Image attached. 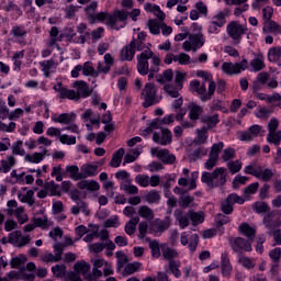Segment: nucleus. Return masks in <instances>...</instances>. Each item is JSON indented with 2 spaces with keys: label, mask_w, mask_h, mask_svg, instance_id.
Listing matches in <instances>:
<instances>
[{
  "label": "nucleus",
  "mask_w": 281,
  "mask_h": 281,
  "mask_svg": "<svg viewBox=\"0 0 281 281\" xmlns=\"http://www.w3.org/2000/svg\"><path fill=\"white\" fill-rule=\"evenodd\" d=\"M135 49L142 52L137 55V71L140 76H148V80L155 78V74H159L161 67V58L157 56L144 42L136 40Z\"/></svg>",
  "instance_id": "nucleus-1"
},
{
  "label": "nucleus",
  "mask_w": 281,
  "mask_h": 281,
  "mask_svg": "<svg viewBox=\"0 0 281 281\" xmlns=\"http://www.w3.org/2000/svg\"><path fill=\"white\" fill-rule=\"evenodd\" d=\"M192 33H189L187 41L182 43V49L184 52H199L203 45H205V35L203 34V29L196 24H192Z\"/></svg>",
  "instance_id": "nucleus-2"
},
{
  "label": "nucleus",
  "mask_w": 281,
  "mask_h": 281,
  "mask_svg": "<svg viewBox=\"0 0 281 281\" xmlns=\"http://www.w3.org/2000/svg\"><path fill=\"white\" fill-rule=\"evenodd\" d=\"M190 87L192 91H195V93H198L201 102H207L212 100V97L216 92V82L214 81H211V83H209V89L205 86V82H202L201 85V81L199 80H192L190 82Z\"/></svg>",
  "instance_id": "nucleus-3"
},
{
  "label": "nucleus",
  "mask_w": 281,
  "mask_h": 281,
  "mask_svg": "<svg viewBox=\"0 0 281 281\" xmlns=\"http://www.w3.org/2000/svg\"><path fill=\"white\" fill-rule=\"evenodd\" d=\"M128 11H126V9L115 10L108 18V22H105V25H109L111 30H122V27H126Z\"/></svg>",
  "instance_id": "nucleus-4"
},
{
  "label": "nucleus",
  "mask_w": 281,
  "mask_h": 281,
  "mask_svg": "<svg viewBox=\"0 0 281 281\" xmlns=\"http://www.w3.org/2000/svg\"><path fill=\"white\" fill-rule=\"evenodd\" d=\"M263 225L268 229L269 236L281 227V211L273 210L263 216Z\"/></svg>",
  "instance_id": "nucleus-5"
},
{
  "label": "nucleus",
  "mask_w": 281,
  "mask_h": 281,
  "mask_svg": "<svg viewBox=\"0 0 281 281\" xmlns=\"http://www.w3.org/2000/svg\"><path fill=\"white\" fill-rule=\"evenodd\" d=\"M69 196L71 201L76 203V205L70 209L71 214H74V216H78V214L82 212V214L89 216V207L87 206V202L80 199V191L75 189L70 191Z\"/></svg>",
  "instance_id": "nucleus-6"
},
{
  "label": "nucleus",
  "mask_w": 281,
  "mask_h": 281,
  "mask_svg": "<svg viewBox=\"0 0 281 281\" xmlns=\"http://www.w3.org/2000/svg\"><path fill=\"white\" fill-rule=\"evenodd\" d=\"M249 67V61L247 59H243L240 63H229L225 61L222 65V71L226 74V76H238L241 71H245Z\"/></svg>",
  "instance_id": "nucleus-7"
},
{
  "label": "nucleus",
  "mask_w": 281,
  "mask_h": 281,
  "mask_svg": "<svg viewBox=\"0 0 281 281\" xmlns=\"http://www.w3.org/2000/svg\"><path fill=\"white\" fill-rule=\"evenodd\" d=\"M142 98H144V106H153V104L159 103L157 99V86L155 83L148 82L142 92Z\"/></svg>",
  "instance_id": "nucleus-8"
},
{
  "label": "nucleus",
  "mask_w": 281,
  "mask_h": 281,
  "mask_svg": "<svg viewBox=\"0 0 281 281\" xmlns=\"http://www.w3.org/2000/svg\"><path fill=\"white\" fill-rule=\"evenodd\" d=\"M247 27L243 24H240L238 21H232L226 26V32L233 41L240 42V38L247 34Z\"/></svg>",
  "instance_id": "nucleus-9"
},
{
  "label": "nucleus",
  "mask_w": 281,
  "mask_h": 281,
  "mask_svg": "<svg viewBox=\"0 0 281 281\" xmlns=\"http://www.w3.org/2000/svg\"><path fill=\"white\" fill-rule=\"evenodd\" d=\"M235 203L243 205V203H245V199L236 193L228 194L226 200L221 203L223 214H232V212H234Z\"/></svg>",
  "instance_id": "nucleus-10"
},
{
  "label": "nucleus",
  "mask_w": 281,
  "mask_h": 281,
  "mask_svg": "<svg viewBox=\"0 0 281 281\" xmlns=\"http://www.w3.org/2000/svg\"><path fill=\"white\" fill-rule=\"evenodd\" d=\"M229 243L235 254L243 255V251H252L251 241L243 237L231 238Z\"/></svg>",
  "instance_id": "nucleus-11"
},
{
  "label": "nucleus",
  "mask_w": 281,
  "mask_h": 281,
  "mask_svg": "<svg viewBox=\"0 0 281 281\" xmlns=\"http://www.w3.org/2000/svg\"><path fill=\"white\" fill-rule=\"evenodd\" d=\"M159 128L160 133L155 132L153 134V142L160 146H168V144H172V132L161 126Z\"/></svg>",
  "instance_id": "nucleus-12"
},
{
  "label": "nucleus",
  "mask_w": 281,
  "mask_h": 281,
  "mask_svg": "<svg viewBox=\"0 0 281 281\" xmlns=\"http://www.w3.org/2000/svg\"><path fill=\"white\" fill-rule=\"evenodd\" d=\"M11 36H13L15 43L19 45H26L25 36H27V29L23 25L12 26L10 31Z\"/></svg>",
  "instance_id": "nucleus-13"
},
{
  "label": "nucleus",
  "mask_w": 281,
  "mask_h": 281,
  "mask_svg": "<svg viewBox=\"0 0 281 281\" xmlns=\"http://www.w3.org/2000/svg\"><path fill=\"white\" fill-rule=\"evenodd\" d=\"M151 155H156L162 164H169L172 165L175 161H177V157H175L173 154H171L168 149H158V148H151L150 150Z\"/></svg>",
  "instance_id": "nucleus-14"
},
{
  "label": "nucleus",
  "mask_w": 281,
  "mask_h": 281,
  "mask_svg": "<svg viewBox=\"0 0 281 281\" xmlns=\"http://www.w3.org/2000/svg\"><path fill=\"white\" fill-rule=\"evenodd\" d=\"M261 131H262V126L252 125L249 127L248 131L240 132L238 137L240 142H252V139H256V137L260 135Z\"/></svg>",
  "instance_id": "nucleus-15"
},
{
  "label": "nucleus",
  "mask_w": 281,
  "mask_h": 281,
  "mask_svg": "<svg viewBox=\"0 0 281 281\" xmlns=\"http://www.w3.org/2000/svg\"><path fill=\"white\" fill-rule=\"evenodd\" d=\"M225 168L218 167L213 170V188H221L227 183V173Z\"/></svg>",
  "instance_id": "nucleus-16"
},
{
  "label": "nucleus",
  "mask_w": 281,
  "mask_h": 281,
  "mask_svg": "<svg viewBox=\"0 0 281 281\" xmlns=\"http://www.w3.org/2000/svg\"><path fill=\"white\" fill-rule=\"evenodd\" d=\"M108 262L109 261L104 260V258L91 259L92 274L90 276V280H97V278H102L103 273L100 269H102V267L104 268Z\"/></svg>",
  "instance_id": "nucleus-17"
},
{
  "label": "nucleus",
  "mask_w": 281,
  "mask_h": 281,
  "mask_svg": "<svg viewBox=\"0 0 281 281\" xmlns=\"http://www.w3.org/2000/svg\"><path fill=\"white\" fill-rule=\"evenodd\" d=\"M170 227V217L167 216L165 220H155L150 223V232H154L155 234H161L166 232Z\"/></svg>",
  "instance_id": "nucleus-18"
},
{
  "label": "nucleus",
  "mask_w": 281,
  "mask_h": 281,
  "mask_svg": "<svg viewBox=\"0 0 281 281\" xmlns=\"http://www.w3.org/2000/svg\"><path fill=\"white\" fill-rule=\"evenodd\" d=\"M54 91L59 93V98L61 100H65V99H67V100H76V98H77L76 91L67 89V87H65L63 85V82H57L54 86Z\"/></svg>",
  "instance_id": "nucleus-19"
},
{
  "label": "nucleus",
  "mask_w": 281,
  "mask_h": 281,
  "mask_svg": "<svg viewBox=\"0 0 281 281\" xmlns=\"http://www.w3.org/2000/svg\"><path fill=\"white\" fill-rule=\"evenodd\" d=\"M135 47H137V40H132L130 45L121 49V60H133L135 58Z\"/></svg>",
  "instance_id": "nucleus-20"
},
{
  "label": "nucleus",
  "mask_w": 281,
  "mask_h": 281,
  "mask_svg": "<svg viewBox=\"0 0 281 281\" xmlns=\"http://www.w3.org/2000/svg\"><path fill=\"white\" fill-rule=\"evenodd\" d=\"M60 63L53 56L50 59L40 61V67L46 78H49L52 69H56Z\"/></svg>",
  "instance_id": "nucleus-21"
},
{
  "label": "nucleus",
  "mask_w": 281,
  "mask_h": 281,
  "mask_svg": "<svg viewBox=\"0 0 281 281\" xmlns=\"http://www.w3.org/2000/svg\"><path fill=\"white\" fill-rule=\"evenodd\" d=\"M75 87H77L76 100H80V98H89V95H91V89H89L88 82L77 81L75 82Z\"/></svg>",
  "instance_id": "nucleus-22"
},
{
  "label": "nucleus",
  "mask_w": 281,
  "mask_h": 281,
  "mask_svg": "<svg viewBox=\"0 0 281 281\" xmlns=\"http://www.w3.org/2000/svg\"><path fill=\"white\" fill-rule=\"evenodd\" d=\"M222 274L224 278L232 276V262H229V254L227 251L221 255Z\"/></svg>",
  "instance_id": "nucleus-23"
},
{
  "label": "nucleus",
  "mask_w": 281,
  "mask_h": 281,
  "mask_svg": "<svg viewBox=\"0 0 281 281\" xmlns=\"http://www.w3.org/2000/svg\"><path fill=\"white\" fill-rule=\"evenodd\" d=\"M14 166H16V158L13 155H8L7 159L0 161L1 172H4V175H8Z\"/></svg>",
  "instance_id": "nucleus-24"
},
{
  "label": "nucleus",
  "mask_w": 281,
  "mask_h": 281,
  "mask_svg": "<svg viewBox=\"0 0 281 281\" xmlns=\"http://www.w3.org/2000/svg\"><path fill=\"white\" fill-rule=\"evenodd\" d=\"M80 170L81 179H88V177H95V175H98V165L83 164Z\"/></svg>",
  "instance_id": "nucleus-25"
},
{
  "label": "nucleus",
  "mask_w": 281,
  "mask_h": 281,
  "mask_svg": "<svg viewBox=\"0 0 281 281\" xmlns=\"http://www.w3.org/2000/svg\"><path fill=\"white\" fill-rule=\"evenodd\" d=\"M207 155V148L196 145L195 148L189 154L190 161H198V159H203Z\"/></svg>",
  "instance_id": "nucleus-26"
},
{
  "label": "nucleus",
  "mask_w": 281,
  "mask_h": 281,
  "mask_svg": "<svg viewBox=\"0 0 281 281\" xmlns=\"http://www.w3.org/2000/svg\"><path fill=\"white\" fill-rule=\"evenodd\" d=\"M176 221L179 223L180 229H186L190 225V212L183 213L182 211L175 212Z\"/></svg>",
  "instance_id": "nucleus-27"
},
{
  "label": "nucleus",
  "mask_w": 281,
  "mask_h": 281,
  "mask_svg": "<svg viewBox=\"0 0 281 281\" xmlns=\"http://www.w3.org/2000/svg\"><path fill=\"white\" fill-rule=\"evenodd\" d=\"M239 232L243 236H247L250 243L256 238V228L251 227L248 223H241Z\"/></svg>",
  "instance_id": "nucleus-28"
},
{
  "label": "nucleus",
  "mask_w": 281,
  "mask_h": 281,
  "mask_svg": "<svg viewBox=\"0 0 281 281\" xmlns=\"http://www.w3.org/2000/svg\"><path fill=\"white\" fill-rule=\"evenodd\" d=\"M268 60L269 63H281V46H273L268 50Z\"/></svg>",
  "instance_id": "nucleus-29"
},
{
  "label": "nucleus",
  "mask_w": 281,
  "mask_h": 281,
  "mask_svg": "<svg viewBox=\"0 0 281 281\" xmlns=\"http://www.w3.org/2000/svg\"><path fill=\"white\" fill-rule=\"evenodd\" d=\"M74 117H76L74 114L69 113H61L59 115H53L52 116V122L58 123V124H71Z\"/></svg>",
  "instance_id": "nucleus-30"
},
{
  "label": "nucleus",
  "mask_w": 281,
  "mask_h": 281,
  "mask_svg": "<svg viewBox=\"0 0 281 281\" xmlns=\"http://www.w3.org/2000/svg\"><path fill=\"white\" fill-rule=\"evenodd\" d=\"M66 172H68L69 178L72 181H81V179H82V173L80 171V168L76 165L67 166Z\"/></svg>",
  "instance_id": "nucleus-31"
},
{
  "label": "nucleus",
  "mask_w": 281,
  "mask_h": 281,
  "mask_svg": "<svg viewBox=\"0 0 281 281\" xmlns=\"http://www.w3.org/2000/svg\"><path fill=\"white\" fill-rule=\"evenodd\" d=\"M162 257L165 260H175L179 256V252L175 248H170L168 245H161Z\"/></svg>",
  "instance_id": "nucleus-32"
},
{
  "label": "nucleus",
  "mask_w": 281,
  "mask_h": 281,
  "mask_svg": "<svg viewBox=\"0 0 281 281\" xmlns=\"http://www.w3.org/2000/svg\"><path fill=\"white\" fill-rule=\"evenodd\" d=\"M250 67H252V71H262L265 69V56L261 54L257 55L251 61Z\"/></svg>",
  "instance_id": "nucleus-33"
},
{
  "label": "nucleus",
  "mask_w": 281,
  "mask_h": 281,
  "mask_svg": "<svg viewBox=\"0 0 281 281\" xmlns=\"http://www.w3.org/2000/svg\"><path fill=\"white\" fill-rule=\"evenodd\" d=\"M263 32L266 34H281V27L276 23V21L269 20L268 22H265Z\"/></svg>",
  "instance_id": "nucleus-34"
},
{
  "label": "nucleus",
  "mask_w": 281,
  "mask_h": 281,
  "mask_svg": "<svg viewBox=\"0 0 281 281\" xmlns=\"http://www.w3.org/2000/svg\"><path fill=\"white\" fill-rule=\"evenodd\" d=\"M260 164H257L256 161L250 162L248 166L245 167L244 172L245 175H251L252 177H256L258 179V176L260 175Z\"/></svg>",
  "instance_id": "nucleus-35"
},
{
  "label": "nucleus",
  "mask_w": 281,
  "mask_h": 281,
  "mask_svg": "<svg viewBox=\"0 0 281 281\" xmlns=\"http://www.w3.org/2000/svg\"><path fill=\"white\" fill-rule=\"evenodd\" d=\"M123 157H124V148H120L113 154L112 159L110 161V166L112 168H120Z\"/></svg>",
  "instance_id": "nucleus-36"
},
{
  "label": "nucleus",
  "mask_w": 281,
  "mask_h": 281,
  "mask_svg": "<svg viewBox=\"0 0 281 281\" xmlns=\"http://www.w3.org/2000/svg\"><path fill=\"white\" fill-rule=\"evenodd\" d=\"M201 113H203V108L196 103H191L190 104V112H189V117L193 122L199 120L201 117Z\"/></svg>",
  "instance_id": "nucleus-37"
},
{
  "label": "nucleus",
  "mask_w": 281,
  "mask_h": 281,
  "mask_svg": "<svg viewBox=\"0 0 281 281\" xmlns=\"http://www.w3.org/2000/svg\"><path fill=\"white\" fill-rule=\"evenodd\" d=\"M81 71L83 76H91L92 78H98V72L95 68L93 67V63L91 61H86L81 66Z\"/></svg>",
  "instance_id": "nucleus-38"
},
{
  "label": "nucleus",
  "mask_w": 281,
  "mask_h": 281,
  "mask_svg": "<svg viewBox=\"0 0 281 281\" xmlns=\"http://www.w3.org/2000/svg\"><path fill=\"white\" fill-rule=\"evenodd\" d=\"M138 215L140 216V218H145V221H153V218H155V212L147 205H143L139 207Z\"/></svg>",
  "instance_id": "nucleus-39"
},
{
  "label": "nucleus",
  "mask_w": 281,
  "mask_h": 281,
  "mask_svg": "<svg viewBox=\"0 0 281 281\" xmlns=\"http://www.w3.org/2000/svg\"><path fill=\"white\" fill-rule=\"evenodd\" d=\"M238 262L244 269H254L256 267V259H251L244 255H238Z\"/></svg>",
  "instance_id": "nucleus-40"
},
{
  "label": "nucleus",
  "mask_w": 281,
  "mask_h": 281,
  "mask_svg": "<svg viewBox=\"0 0 281 281\" xmlns=\"http://www.w3.org/2000/svg\"><path fill=\"white\" fill-rule=\"evenodd\" d=\"M137 223H139V217H132L126 224H125V233L128 236H133L135 234V231L137 229Z\"/></svg>",
  "instance_id": "nucleus-41"
},
{
  "label": "nucleus",
  "mask_w": 281,
  "mask_h": 281,
  "mask_svg": "<svg viewBox=\"0 0 281 281\" xmlns=\"http://www.w3.org/2000/svg\"><path fill=\"white\" fill-rule=\"evenodd\" d=\"M115 256H116V259H117V261H116V271H122V269H124V265H126V262H128V257L122 250L116 251Z\"/></svg>",
  "instance_id": "nucleus-42"
},
{
  "label": "nucleus",
  "mask_w": 281,
  "mask_h": 281,
  "mask_svg": "<svg viewBox=\"0 0 281 281\" xmlns=\"http://www.w3.org/2000/svg\"><path fill=\"white\" fill-rule=\"evenodd\" d=\"M202 122H203V124H205L207 126V128H214L216 126V124H218V122H221V120L218 119V114H214V115L203 116Z\"/></svg>",
  "instance_id": "nucleus-43"
},
{
  "label": "nucleus",
  "mask_w": 281,
  "mask_h": 281,
  "mask_svg": "<svg viewBox=\"0 0 281 281\" xmlns=\"http://www.w3.org/2000/svg\"><path fill=\"white\" fill-rule=\"evenodd\" d=\"M14 216L15 218H18V223H20V225H23L27 223V221H30V218L27 217V214L25 213V209L23 206H19L15 209Z\"/></svg>",
  "instance_id": "nucleus-44"
},
{
  "label": "nucleus",
  "mask_w": 281,
  "mask_h": 281,
  "mask_svg": "<svg viewBox=\"0 0 281 281\" xmlns=\"http://www.w3.org/2000/svg\"><path fill=\"white\" fill-rule=\"evenodd\" d=\"M276 173L273 172V170L269 169V168H260L259 170V175L257 176V179H261V181H271V179H273V176Z\"/></svg>",
  "instance_id": "nucleus-45"
},
{
  "label": "nucleus",
  "mask_w": 281,
  "mask_h": 281,
  "mask_svg": "<svg viewBox=\"0 0 281 281\" xmlns=\"http://www.w3.org/2000/svg\"><path fill=\"white\" fill-rule=\"evenodd\" d=\"M225 19H227V11H221L212 18L211 22L215 23V25H218V27H223L225 23H227Z\"/></svg>",
  "instance_id": "nucleus-46"
},
{
  "label": "nucleus",
  "mask_w": 281,
  "mask_h": 281,
  "mask_svg": "<svg viewBox=\"0 0 281 281\" xmlns=\"http://www.w3.org/2000/svg\"><path fill=\"white\" fill-rule=\"evenodd\" d=\"M12 155H20V157H25V148H23V140H16L11 146Z\"/></svg>",
  "instance_id": "nucleus-47"
},
{
  "label": "nucleus",
  "mask_w": 281,
  "mask_h": 281,
  "mask_svg": "<svg viewBox=\"0 0 281 281\" xmlns=\"http://www.w3.org/2000/svg\"><path fill=\"white\" fill-rule=\"evenodd\" d=\"M148 30L150 34H154L155 36L159 35L161 33V24L157 20H148Z\"/></svg>",
  "instance_id": "nucleus-48"
},
{
  "label": "nucleus",
  "mask_w": 281,
  "mask_h": 281,
  "mask_svg": "<svg viewBox=\"0 0 281 281\" xmlns=\"http://www.w3.org/2000/svg\"><path fill=\"white\" fill-rule=\"evenodd\" d=\"M164 91L165 93H168L170 98H179V91H181V89H179V86L177 85L167 83L164 86Z\"/></svg>",
  "instance_id": "nucleus-49"
},
{
  "label": "nucleus",
  "mask_w": 281,
  "mask_h": 281,
  "mask_svg": "<svg viewBox=\"0 0 281 281\" xmlns=\"http://www.w3.org/2000/svg\"><path fill=\"white\" fill-rule=\"evenodd\" d=\"M52 271L55 278H65V276H67V266L66 265L53 266Z\"/></svg>",
  "instance_id": "nucleus-50"
},
{
  "label": "nucleus",
  "mask_w": 281,
  "mask_h": 281,
  "mask_svg": "<svg viewBox=\"0 0 281 281\" xmlns=\"http://www.w3.org/2000/svg\"><path fill=\"white\" fill-rule=\"evenodd\" d=\"M149 249H150L151 256L154 258H161V246H159V241L150 240L149 241Z\"/></svg>",
  "instance_id": "nucleus-51"
},
{
  "label": "nucleus",
  "mask_w": 281,
  "mask_h": 281,
  "mask_svg": "<svg viewBox=\"0 0 281 281\" xmlns=\"http://www.w3.org/2000/svg\"><path fill=\"white\" fill-rule=\"evenodd\" d=\"M189 216H190L192 225H201V223H203V221H205L203 213L189 211Z\"/></svg>",
  "instance_id": "nucleus-52"
},
{
  "label": "nucleus",
  "mask_w": 281,
  "mask_h": 281,
  "mask_svg": "<svg viewBox=\"0 0 281 281\" xmlns=\"http://www.w3.org/2000/svg\"><path fill=\"white\" fill-rule=\"evenodd\" d=\"M89 269H91V267L87 262H77L75 265V271L79 276H87V273L89 272Z\"/></svg>",
  "instance_id": "nucleus-53"
},
{
  "label": "nucleus",
  "mask_w": 281,
  "mask_h": 281,
  "mask_svg": "<svg viewBox=\"0 0 281 281\" xmlns=\"http://www.w3.org/2000/svg\"><path fill=\"white\" fill-rule=\"evenodd\" d=\"M135 183H137V186H140V188H148L150 183V177H148V175H137L135 177Z\"/></svg>",
  "instance_id": "nucleus-54"
},
{
  "label": "nucleus",
  "mask_w": 281,
  "mask_h": 281,
  "mask_svg": "<svg viewBox=\"0 0 281 281\" xmlns=\"http://www.w3.org/2000/svg\"><path fill=\"white\" fill-rule=\"evenodd\" d=\"M267 140L269 142V144H274V146H280L281 131L268 133Z\"/></svg>",
  "instance_id": "nucleus-55"
},
{
  "label": "nucleus",
  "mask_w": 281,
  "mask_h": 281,
  "mask_svg": "<svg viewBox=\"0 0 281 281\" xmlns=\"http://www.w3.org/2000/svg\"><path fill=\"white\" fill-rule=\"evenodd\" d=\"M24 161H29V164H41L43 161V154L34 153L33 155H25Z\"/></svg>",
  "instance_id": "nucleus-56"
},
{
  "label": "nucleus",
  "mask_w": 281,
  "mask_h": 281,
  "mask_svg": "<svg viewBox=\"0 0 281 281\" xmlns=\"http://www.w3.org/2000/svg\"><path fill=\"white\" fill-rule=\"evenodd\" d=\"M201 181H202V183H206L209 188H214L213 171L212 172H207V171L202 172Z\"/></svg>",
  "instance_id": "nucleus-57"
},
{
  "label": "nucleus",
  "mask_w": 281,
  "mask_h": 281,
  "mask_svg": "<svg viewBox=\"0 0 281 281\" xmlns=\"http://www.w3.org/2000/svg\"><path fill=\"white\" fill-rule=\"evenodd\" d=\"M225 144L223 142L213 144L210 151V156L218 159V155L221 154V150H223Z\"/></svg>",
  "instance_id": "nucleus-58"
},
{
  "label": "nucleus",
  "mask_w": 281,
  "mask_h": 281,
  "mask_svg": "<svg viewBox=\"0 0 281 281\" xmlns=\"http://www.w3.org/2000/svg\"><path fill=\"white\" fill-rule=\"evenodd\" d=\"M207 142V130L205 127L203 130H198V136L195 138V144L201 146Z\"/></svg>",
  "instance_id": "nucleus-59"
},
{
  "label": "nucleus",
  "mask_w": 281,
  "mask_h": 281,
  "mask_svg": "<svg viewBox=\"0 0 281 281\" xmlns=\"http://www.w3.org/2000/svg\"><path fill=\"white\" fill-rule=\"evenodd\" d=\"M192 58L190 55L186 53H180L179 55L175 56V63H179L180 65H190Z\"/></svg>",
  "instance_id": "nucleus-60"
},
{
  "label": "nucleus",
  "mask_w": 281,
  "mask_h": 281,
  "mask_svg": "<svg viewBox=\"0 0 281 281\" xmlns=\"http://www.w3.org/2000/svg\"><path fill=\"white\" fill-rule=\"evenodd\" d=\"M236 158V149L228 147L223 150L222 153V159L223 161H231V159Z\"/></svg>",
  "instance_id": "nucleus-61"
},
{
  "label": "nucleus",
  "mask_w": 281,
  "mask_h": 281,
  "mask_svg": "<svg viewBox=\"0 0 281 281\" xmlns=\"http://www.w3.org/2000/svg\"><path fill=\"white\" fill-rule=\"evenodd\" d=\"M227 168L232 175H236V172H240V170L243 168V164L238 160L228 161Z\"/></svg>",
  "instance_id": "nucleus-62"
},
{
  "label": "nucleus",
  "mask_w": 281,
  "mask_h": 281,
  "mask_svg": "<svg viewBox=\"0 0 281 281\" xmlns=\"http://www.w3.org/2000/svg\"><path fill=\"white\" fill-rule=\"evenodd\" d=\"M259 183L255 182L249 184L246 189H244V196L245 199H249V196H251V194H256V192H258V188H259Z\"/></svg>",
  "instance_id": "nucleus-63"
},
{
  "label": "nucleus",
  "mask_w": 281,
  "mask_h": 281,
  "mask_svg": "<svg viewBox=\"0 0 281 281\" xmlns=\"http://www.w3.org/2000/svg\"><path fill=\"white\" fill-rule=\"evenodd\" d=\"M186 76H188V74L186 72H181V71L176 72L175 82H176V86H178V89H183V82H186Z\"/></svg>",
  "instance_id": "nucleus-64"
}]
</instances>
